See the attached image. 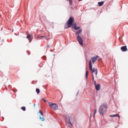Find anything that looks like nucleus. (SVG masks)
Wrapping results in <instances>:
<instances>
[{"instance_id":"6e6552de","label":"nucleus","mask_w":128,"mask_h":128,"mask_svg":"<svg viewBox=\"0 0 128 128\" xmlns=\"http://www.w3.org/2000/svg\"><path fill=\"white\" fill-rule=\"evenodd\" d=\"M89 69L92 72V62L91 60H90V62H89Z\"/></svg>"},{"instance_id":"b1692460","label":"nucleus","mask_w":128,"mask_h":128,"mask_svg":"<svg viewBox=\"0 0 128 128\" xmlns=\"http://www.w3.org/2000/svg\"><path fill=\"white\" fill-rule=\"evenodd\" d=\"M79 2L82 1V0H78Z\"/></svg>"},{"instance_id":"f3484780","label":"nucleus","mask_w":128,"mask_h":128,"mask_svg":"<svg viewBox=\"0 0 128 128\" xmlns=\"http://www.w3.org/2000/svg\"><path fill=\"white\" fill-rule=\"evenodd\" d=\"M97 112V109H95L94 110V118L95 117V116H96V114Z\"/></svg>"},{"instance_id":"20e7f679","label":"nucleus","mask_w":128,"mask_h":128,"mask_svg":"<svg viewBox=\"0 0 128 128\" xmlns=\"http://www.w3.org/2000/svg\"><path fill=\"white\" fill-rule=\"evenodd\" d=\"M76 39L78 42H79L80 44L82 46H83L84 43H83V40L82 38L80 36H77Z\"/></svg>"},{"instance_id":"a211bd4d","label":"nucleus","mask_w":128,"mask_h":128,"mask_svg":"<svg viewBox=\"0 0 128 128\" xmlns=\"http://www.w3.org/2000/svg\"><path fill=\"white\" fill-rule=\"evenodd\" d=\"M21 109H22V110H23L24 111H26V106H22V108H21Z\"/></svg>"},{"instance_id":"f8f14e48","label":"nucleus","mask_w":128,"mask_h":128,"mask_svg":"<svg viewBox=\"0 0 128 128\" xmlns=\"http://www.w3.org/2000/svg\"><path fill=\"white\" fill-rule=\"evenodd\" d=\"M27 38H28L30 42H31L32 40V36L30 35V34L27 35Z\"/></svg>"},{"instance_id":"aec40b11","label":"nucleus","mask_w":128,"mask_h":128,"mask_svg":"<svg viewBox=\"0 0 128 128\" xmlns=\"http://www.w3.org/2000/svg\"><path fill=\"white\" fill-rule=\"evenodd\" d=\"M94 84L95 87H96V86H97L96 80H94Z\"/></svg>"},{"instance_id":"1a4fd4ad","label":"nucleus","mask_w":128,"mask_h":128,"mask_svg":"<svg viewBox=\"0 0 128 128\" xmlns=\"http://www.w3.org/2000/svg\"><path fill=\"white\" fill-rule=\"evenodd\" d=\"M98 56H96V57H92V60L93 64L94 62H96V60H98Z\"/></svg>"},{"instance_id":"f03ea898","label":"nucleus","mask_w":128,"mask_h":128,"mask_svg":"<svg viewBox=\"0 0 128 128\" xmlns=\"http://www.w3.org/2000/svg\"><path fill=\"white\" fill-rule=\"evenodd\" d=\"M108 108V104L104 103L101 104L99 108V113L100 114H105L106 112V110Z\"/></svg>"},{"instance_id":"5701e85b","label":"nucleus","mask_w":128,"mask_h":128,"mask_svg":"<svg viewBox=\"0 0 128 128\" xmlns=\"http://www.w3.org/2000/svg\"><path fill=\"white\" fill-rule=\"evenodd\" d=\"M44 102H46V100H45L44 99Z\"/></svg>"},{"instance_id":"7ed1b4c3","label":"nucleus","mask_w":128,"mask_h":128,"mask_svg":"<svg viewBox=\"0 0 128 128\" xmlns=\"http://www.w3.org/2000/svg\"><path fill=\"white\" fill-rule=\"evenodd\" d=\"M48 104L50 108H52V110H58V106L57 104H54L52 102H49Z\"/></svg>"},{"instance_id":"4468645a","label":"nucleus","mask_w":128,"mask_h":128,"mask_svg":"<svg viewBox=\"0 0 128 128\" xmlns=\"http://www.w3.org/2000/svg\"><path fill=\"white\" fill-rule=\"evenodd\" d=\"M110 116H118L120 118V114H111Z\"/></svg>"},{"instance_id":"39448f33","label":"nucleus","mask_w":128,"mask_h":128,"mask_svg":"<svg viewBox=\"0 0 128 128\" xmlns=\"http://www.w3.org/2000/svg\"><path fill=\"white\" fill-rule=\"evenodd\" d=\"M39 113L40 114V120H41L42 121H44V113H42V112L41 110H40Z\"/></svg>"},{"instance_id":"cd10ccee","label":"nucleus","mask_w":128,"mask_h":128,"mask_svg":"<svg viewBox=\"0 0 128 128\" xmlns=\"http://www.w3.org/2000/svg\"><path fill=\"white\" fill-rule=\"evenodd\" d=\"M42 38H44V36H42Z\"/></svg>"},{"instance_id":"9d476101","label":"nucleus","mask_w":128,"mask_h":128,"mask_svg":"<svg viewBox=\"0 0 128 128\" xmlns=\"http://www.w3.org/2000/svg\"><path fill=\"white\" fill-rule=\"evenodd\" d=\"M82 30L79 28L78 31H76V36H80V34L82 32Z\"/></svg>"},{"instance_id":"ddd939ff","label":"nucleus","mask_w":128,"mask_h":128,"mask_svg":"<svg viewBox=\"0 0 128 128\" xmlns=\"http://www.w3.org/2000/svg\"><path fill=\"white\" fill-rule=\"evenodd\" d=\"M104 4V1L98 2V4L99 6H103Z\"/></svg>"},{"instance_id":"4be33fe9","label":"nucleus","mask_w":128,"mask_h":128,"mask_svg":"<svg viewBox=\"0 0 128 128\" xmlns=\"http://www.w3.org/2000/svg\"><path fill=\"white\" fill-rule=\"evenodd\" d=\"M47 48H50V45H47Z\"/></svg>"},{"instance_id":"9b49d317","label":"nucleus","mask_w":128,"mask_h":128,"mask_svg":"<svg viewBox=\"0 0 128 128\" xmlns=\"http://www.w3.org/2000/svg\"><path fill=\"white\" fill-rule=\"evenodd\" d=\"M100 89V84H96V90L97 91H99Z\"/></svg>"},{"instance_id":"423d86ee","label":"nucleus","mask_w":128,"mask_h":128,"mask_svg":"<svg viewBox=\"0 0 128 128\" xmlns=\"http://www.w3.org/2000/svg\"><path fill=\"white\" fill-rule=\"evenodd\" d=\"M92 74H94H94L96 75V76H97V74H98V70H97V68H92Z\"/></svg>"},{"instance_id":"f257e3e1","label":"nucleus","mask_w":128,"mask_h":128,"mask_svg":"<svg viewBox=\"0 0 128 128\" xmlns=\"http://www.w3.org/2000/svg\"><path fill=\"white\" fill-rule=\"evenodd\" d=\"M74 21V18L71 16L69 18L66 24L64 26L65 28H69L72 27V28H74V30H78L80 28V26H77V24H73Z\"/></svg>"},{"instance_id":"2eb2a0df","label":"nucleus","mask_w":128,"mask_h":128,"mask_svg":"<svg viewBox=\"0 0 128 128\" xmlns=\"http://www.w3.org/2000/svg\"><path fill=\"white\" fill-rule=\"evenodd\" d=\"M88 70H86V78H88Z\"/></svg>"},{"instance_id":"0eeeda50","label":"nucleus","mask_w":128,"mask_h":128,"mask_svg":"<svg viewBox=\"0 0 128 128\" xmlns=\"http://www.w3.org/2000/svg\"><path fill=\"white\" fill-rule=\"evenodd\" d=\"M121 48V50L122 52H127L128 50V48H127V46H121L120 48Z\"/></svg>"},{"instance_id":"bb28decb","label":"nucleus","mask_w":128,"mask_h":128,"mask_svg":"<svg viewBox=\"0 0 128 128\" xmlns=\"http://www.w3.org/2000/svg\"><path fill=\"white\" fill-rule=\"evenodd\" d=\"M70 124H71V122H70Z\"/></svg>"},{"instance_id":"dca6fc26","label":"nucleus","mask_w":128,"mask_h":128,"mask_svg":"<svg viewBox=\"0 0 128 128\" xmlns=\"http://www.w3.org/2000/svg\"><path fill=\"white\" fill-rule=\"evenodd\" d=\"M36 92L37 94H40V89H39L38 88H36Z\"/></svg>"},{"instance_id":"6ab92c4d","label":"nucleus","mask_w":128,"mask_h":128,"mask_svg":"<svg viewBox=\"0 0 128 128\" xmlns=\"http://www.w3.org/2000/svg\"><path fill=\"white\" fill-rule=\"evenodd\" d=\"M70 2V4L71 6H72V0H68Z\"/></svg>"},{"instance_id":"a878e982","label":"nucleus","mask_w":128,"mask_h":128,"mask_svg":"<svg viewBox=\"0 0 128 128\" xmlns=\"http://www.w3.org/2000/svg\"><path fill=\"white\" fill-rule=\"evenodd\" d=\"M36 106V104H34V106Z\"/></svg>"},{"instance_id":"412c9836","label":"nucleus","mask_w":128,"mask_h":128,"mask_svg":"<svg viewBox=\"0 0 128 128\" xmlns=\"http://www.w3.org/2000/svg\"><path fill=\"white\" fill-rule=\"evenodd\" d=\"M92 80H94V74H92Z\"/></svg>"},{"instance_id":"393cba45","label":"nucleus","mask_w":128,"mask_h":128,"mask_svg":"<svg viewBox=\"0 0 128 128\" xmlns=\"http://www.w3.org/2000/svg\"><path fill=\"white\" fill-rule=\"evenodd\" d=\"M41 38V36H38V38Z\"/></svg>"}]
</instances>
